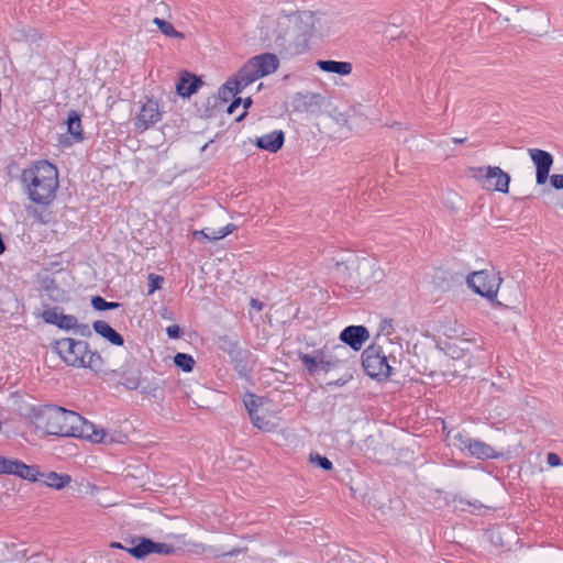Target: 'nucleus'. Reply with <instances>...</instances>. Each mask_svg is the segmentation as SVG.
I'll return each instance as SVG.
<instances>
[{
  "mask_svg": "<svg viewBox=\"0 0 563 563\" xmlns=\"http://www.w3.org/2000/svg\"><path fill=\"white\" fill-rule=\"evenodd\" d=\"M322 351V358H324V365H325V373L330 372L333 368H336L341 362L334 357V353L332 350H321Z\"/></svg>",
  "mask_w": 563,
  "mask_h": 563,
  "instance_id": "obj_36",
  "label": "nucleus"
},
{
  "mask_svg": "<svg viewBox=\"0 0 563 563\" xmlns=\"http://www.w3.org/2000/svg\"><path fill=\"white\" fill-rule=\"evenodd\" d=\"M162 119V113L156 101L148 99L143 103L135 118L134 125L140 132H144Z\"/></svg>",
  "mask_w": 563,
  "mask_h": 563,
  "instance_id": "obj_16",
  "label": "nucleus"
},
{
  "mask_svg": "<svg viewBox=\"0 0 563 563\" xmlns=\"http://www.w3.org/2000/svg\"><path fill=\"white\" fill-rule=\"evenodd\" d=\"M501 282L498 274L487 269L473 272L466 278L470 288L489 300L496 298Z\"/></svg>",
  "mask_w": 563,
  "mask_h": 563,
  "instance_id": "obj_9",
  "label": "nucleus"
},
{
  "mask_svg": "<svg viewBox=\"0 0 563 563\" xmlns=\"http://www.w3.org/2000/svg\"><path fill=\"white\" fill-rule=\"evenodd\" d=\"M241 102H242V99H241V98H235V99L231 102V104L228 107L227 112H228L229 114H232V113L235 111V109L240 106V103H241Z\"/></svg>",
  "mask_w": 563,
  "mask_h": 563,
  "instance_id": "obj_48",
  "label": "nucleus"
},
{
  "mask_svg": "<svg viewBox=\"0 0 563 563\" xmlns=\"http://www.w3.org/2000/svg\"><path fill=\"white\" fill-rule=\"evenodd\" d=\"M317 66L325 73L338 74L341 76L350 75L353 69L352 64L349 62H339V60H331V59H328V60L320 59L317 62Z\"/></svg>",
  "mask_w": 563,
  "mask_h": 563,
  "instance_id": "obj_23",
  "label": "nucleus"
},
{
  "mask_svg": "<svg viewBox=\"0 0 563 563\" xmlns=\"http://www.w3.org/2000/svg\"><path fill=\"white\" fill-rule=\"evenodd\" d=\"M301 364L310 375L325 373L324 358H322V351H314L312 354H300Z\"/></svg>",
  "mask_w": 563,
  "mask_h": 563,
  "instance_id": "obj_20",
  "label": "nucleus"
},
{
  "mask_svg": "<svg viewBox=\"0 0 563 563\" xmlns=\"http://www.w3.org/2000/svg\"><path fill=\"white\" fill-rule=\"evenodd\" d=\"M16 410L21 417L29 419L31 422L37 420L44 422H89L76 411L68 410L56 405L36 406L21 399L18 404Z\"/></svg>",
  "mask_w": 563,
  "mask_h": 563,
  "instance_id": "obj_4",
  "label": "nucleus"
},
{
  "mask_svg": "<svg viewBox=\"0 0 563 563\" xmlns=\"http://www.w3.org/2000/svg\"><path fill=\"white\" fill-rule=\"evenodd\" d=\"M389 357L380 351V346L369 345L362 353V364L366 374L373 378L385 379L391 376L394 366L389 363L396 362V353L402 354V345L398 343L397 346L388 351Z\"/></svg>",
  "mask_w": 563,
  "mask_h": 563,
  "instance_id": "obj_5",
  "label": "nucleus"
},
{
  "mask_svg": "<svg viewBox=\"0 0 563 563\" xmlns=\"http://www.w3.org/2000/svg\"><path fill=\"white\" fill-rule=\"evenodd\" d=\"M38 438L46 435L73 437L86 440V429L80 424H30Z\"/></svg>",
  "mask_w": 563,
  "mask_h": 563,
  "instance_id": "obj_13",
  "label": "nucleus"
},
{
  "mask_svg": "<svg viewBox=\"0 0 563 563\" xmlns=\"http://www.w3.org/2000/svg\"><path fill=\"white\" fill-rule=\"evenodd\" d=\"M398 339L399 338L397 335H395L393 320L391 319L382 320V322L379 324V331L376 335V341L378 343L389 342V344L393 346L391 349H394L398 344V343H395L394 340H398Z\"/></svg>",
  "mask_w": 563,
  "mask_h": 563,
  "instance_id": "obj_25",
  "label": "nucleus"
},
{
  "mask_svg": "<svg viewBox=\"0 0 563 563\" xmlns=\"http://www.w3.org/2000/svg\"><path fill=\"white\" fill-rule=\"evenodd\" d=\"M96 333L108 340L113 345H123V338L120 333H118L113 328H111L108 322L103 320H97L92 324Z\"/></svg>",
  "mask_w": 563,
  "mask_h": 563,
  "instance_id": "obj_22",
  "label": "nucleus"
},
{
  "mask_svg": "<svg viewBox=\"0 0 563 563\" xmlns=\"http://www.w3.org/2000/svg\"><path fill=\"white\" fill-rule=\"evenodd\" d=\"M467 175L485 190L509 191L510 176L498 166L468 167Z\"/></svg>",
  "mask_w": 563,
  "mask_h": 563,
  "instance_id": "obj_7",
  "label": "nucleus"
},
{
  "mask_svg": "<svg viewBox=\"0 0 563 563\" xmlns=\"http://www.w3.org/2000/svg\"><path fill=\"white\" fill-rule=\"evenodd\" d=\"M67 131L73 136L74 141L82 140L81 120L77 111L71 110L67 115Z\"/></svg>",
  "mask_w": 563,
  "mask_h": 563,
  "instance_id": "obj_27",
  "label": "nucleus"
},
{
  "mask_svg": "<svg viewBox=\"0 0 563 563\" xmlns=\"http://www.w3.org/2000/svg\"><path fill=\"white\" fill-rule=\"evenodd\" d=\"M174 363L177 367L181 368L184 372H191L195 365V360L191 355L186 353H177L174 356Z\"/></svg>",
  "mask_w": 563,
  "mask_h": 563,
  "instance_id": "obj_32",
  "label": "nucleus"
},
{
  "mask_svg": "<svg viewBox=\"0 0 563 563\" xmlns=\"http://www.w3.org/2000/svg\"><path fill=\"white\" fill-rule=\"evenodd\" d=\"M435 420H437L435 422H441V423H444V422H445V421H444V419H443V418H440V417H439V418H437Z\"/></svg>",
  "mask_w": 563,
  "mask_h": 563,
  "instance_id": "obj_56",
  "label": "nucleus"
},
{
  "mask_svg": "<svg viewBox=\"0 0 563 563\" xmlns=\"http://www.w3.org/2000/svg\"><path fill=\"white\" fill-rule=\"evenodd\" d=\"M279 66L275 54L263 53L250 58L235 74L229 78L219 89L218 96L223 102H228L236 93L253 84L255 80L273 74Z\"/></svg>",
  "mask_w": 563,
  "mask_h": 563,
  "instance_id": "obj_1",
  "label": "nucleus"
},
{
  "mask_svg": "<svg viewBox=\"0 0 563 563\" xmlns=\"http://www.w3.org/2000/svg\"><path fill=\"white\" fill-rule=\"evenodd\" d=\"M131 547L128 552L135 559H143L151 553L169 555L175 552V548L167 543L154 542L147 538H139L131 540Z\"/></svg>",
  "mask_w": 563,
  "mask_h": 563,
  "instance_id": "obj_14",
  "label": "nucleus"
},
{
  "mask_svg": "<svg viewBox=\"0 0 563 563\" xmlns=\"http://www.w3.org/2000/svg\"><path fill=\"white\" fill-rule=\"evenodd\" d=\"M446 273L444 271H438L435 272L433 282L437 285V287L441 290H446L450 287V283L445 277Z\"/></svg>",
  "mask_w": 563,
  "mask_h": 563,
  "instance_id": "obj_38",
  "label": "nucleus"
},
{
  "mask_svg": "<svg viewBox=\"0 0 563 563\" xmlns=\"http://www.w3.org/2000/svg\"><path fill=\"white\" fill-rule=\"evenodd\" d=\"M235 229H236V227L233 223H229L219 230L206 228L200 231H195L192 234H194V238L198 241H201V240L218 241V240H221L224 236L231 234Z\"/></svg>",
  "mask_w": 563,
  "mask_h": 563,
  "instance_id": "obj_21",
  "label": "nucleus"
},
{
  "mask_svg": "<svg viewBox=\"0 0 563 563\" xmlns=\"http://www.w3.org/2000/svg\"><path fill=\"white\" fill-rule=\"evenodd\" d=\"M153 23L157 25L158 30L164 35L169 36V37L184 38V34L176 31L174 29V26L167 21L159 19V18H155L153 20Z\"/></svg>",
  "mask_w": 563,
  "mask_h": 563,
  "instance_id": "obj_31",
  "label": "nucleus"
},
{
  "mask_svg": "<svg viewBox=\"0 0 563 563\" xmlns=\"http://www.w3.org/2000/svg\"><path fill=\"white\" fill-rule=\"evenodd\" d=\"M202 81L195 75L185 73L176 84L177 93L181 97H190L197 92Z\"/></svg>",
  "mask_w": 563,
  "mask_h": 563,
  "instance_id": "obj_19",
  "label": "nucleus"
},
{
  "mask_svg": "<svg viewBox=\"0 0 563 563\" xmlns=\"http://www.w3.org/2000/svg\"><path fill=\"white\" fill-rule=\"evenodd\" d=\"M309 461L324 471H330L333 468L332 462L328 457L322 456L318 453H311L309 456Z\"/></svg>",
  "mask_w": 563,
  "mask_h": 563,
  "instance_id": "obj_35",
  "label": "nucleus"
},
{
  "mask_svg": "<svg viewBox=\"0 0 563 563\" xmlns=\"http://www.w3.org/2000/svg\"><path fill=\"white\" fill-rule=\"evenodd\" d=\"M123 385L128 388V389H136L139 387V380L136 377H125L124 378V382H123Z\"/></svg>",
  "mask_w": 563,
  "mask_h": 563,
  "instance_id": "obj_46",
  "label": "nucleus"
},
{
  "mask_svg": "<svg viewBox=\"0 0 563 563\" xmlns=\"http://www.w3.org/2000/svg\"><path fill=\"white\" fill-rule=\"evenodd\" d=\"M20 460L0 456V475H16Z\"/></svg>",
  "mask_w": 563,
  "mask_h": 563,
  "instance_id": "obj_29",
  "label": "nucleus"
},
{
  "mask_svg": "<svg viewBox=\"0 0 563 563\" xmlns=\"http://www.w3.org/2000/svg\"><path fill=\"white\" fill-rule=\"evenodd\" d=\"M166 333L170 339H178L181 334V330L178 325L173 324L167 327Z\"/></svg>",
  "mask_w": 563,
  "mask_h": 563,
  "instance_id": "obj_45",
  "label": "nucleus"
},
{
  "mask_svg": "<svg viewBox=\"0 0 563 563\" xmlns=\"http://www.w3.org/2000/svg\"><path fill=\"white\" fill-rule=\"evenodd\" d=\"M516 26L521 27V30H525L523 26H531V23H530L529 19H523Z\"/></svg>",
  "mask_w": 563,
  "mask_h": 563,
  "instance_id": "obj_51",
  "label": "nucleus"
},
{
  "mask_svg": "<svg viewBox=\"0 0 563 563\" xmlns=\"http://www.w3.org/2000/svg\"><path fill=\"white\" fill-rule=\"evenodd\" d=\"M504 21H505V22H509V21H510V19H509L508 16H505V18H504Z\"/></svg>",
  "mask_w": 563,
  "mask_h": 563,
  "instance_id": "obj_59",
  "label": "nucleus"
},
{
  "mask_svg": "<svg viewBox=\"0 0 563 563\" xmlns=\"http://www.w3.org/2000/svg\"><path fill=\"white\" fill-rule=\"evenodd\" d=\"M251 104H252V99H251L250 97H247V98H245V99L243 100V107H244V109H245V110H246L247 108H250V107H251Z\"/></svg>",
  "mask_w": 563,
  "mask_h": 563,
  "instance_id": "obj_52",
  "label": "nucleus"
},
{
  "mask_svg": "<svg viewBox=\"0 0 563 563\" xmlns=\"http://www.w3.org/2000/svg\"><path fill=\"white\" fill-rule=\"evenodd\" d=\"M453 445L460 448L461 450L467 449L472 456L481 460L496 459L498 456L495 449L489 444L479 440H473L461 432H457L453 437Z\"/></svg>",
  "mask_w": 563,
  "mask_h": 563,
  "instance_id": "obj_12",
  "label": "nucleus"
},
{
  "mask_svg": "<svg viewBox=\"0 0 563 563\" xmlns=\"http://www.w3.org/2000/svg\"><path fill=\"white\" fill-rule=\"evenodd\" d=\"M21 179L33 202L46 205L55 197L58 187V172L47 161L37 162L32 167L24 169Z\"/></svg>",
  "mask_w": 563,
  "mask_h": 563,
  "instance_id": "obj_2",
  "label": "nucleus"
},
{
  "mask_svg": "<svg viewBox=\"0 0 563 563\" xmlns=\"http://www.w3.org/2000/svg\"><path fill=\"white\" fill-rule=\"evenodd\" d=\"M516 13H520L521 9L519 7H514Z\"/></svg>",
  "mask_w": 563,
  "mask_h": 563,
  "instance_id": "obj_58",
  "label": "nucleus"
},
{
  "mask_svg": "<svg viewBox=\"0 0 563 563\" xmlns=\"http://www.w3.org/2000/svg\"><path fill=\"white\" fill-rule=\"evenodd\" d=\"M452 368H453L452 375L463 376V377L467 376L466 372H467L468 367L465 365V362L459 361V360L454 361L452 363Z\"/></svg>",
  "mask_w": 563,
  "mask_h": 563,
  "instance_id": "obj_40",
  "label": "nucleus"
},
{
  "mask_svg": "<svg viewBox=\"0 0 563 563\" xmlns=\"http://www.w3.org/2000/svg\"><path fill=\"white\" fill-rule=\"evenodd\" d=\"M377 460H378L380 463H383V462H388V459L378 457Z\"/></svg>",
  "mask_w": 563,
  "mask_h": 563,
  "instance_id": "obj_57",
  "label": "nucleus"
},
{
  "mask_svg": "<svg viewBox=\"0 0 563 563\" xmlns=\"http://www.w3.org/2000/svg\"><path fill=\"white\" fill-rule=\"evenodd\" d=\"M465 141V139H457V137H454L453 139V142L456 143V144H461Z\"/></svg>",
  "mask_w": 563,
  "mask_h": 563,
  "instance_id": "obj_54",
  "label": "nucleus"
},
{
  "mask_svg": "<svg viewBox=\"0 0 563 563\" xmlns=\"http://www.w3.org/2000/svg\"><path fill=\"white\" fill-rule=\"evenodd\" d=\"M246 115V112L244 111L236 120L241 121Z\"/></svg>",
  "mask_w": 563,
  "mask_h": 563,
  "instance_id": "obj_55",
  "label": "nucleus"
},
{
  "mask_svg": "<svg viewBox=\"0 0 563 563\" xmlns=\"http://www.w3.org/2000/svg\"><path fill=\"white\" fill-rule=\"evenodd\" d=\"M58 328L63 330H76L81 335H90L91 331L88 325L79 324L77 318L71 314H62Z\"/></svg>",
  "mask_w": 563,
  "mask_h": 563,
  "instance_id": "obj_26",
  "label": "nucleus"
},
{
  "mask_svg": "<svg viewBox=\"0 0 563 563\" xmlns=\"http://www.w3.org/2000/svg\"><path fill=\"white\" fill-rule=\"evenodd\" d=\"M111 547H112V548H117V549H123V550H125V551H128V549H129V548H126V547L122 545V544H121V543H119V542H113V543L111 544Z\"/></svg>",
  "mask_w": 563,
  "mask_h": 563,
  "instance_id": "obj_53",
  "label": "nucleus"
},
{
  "mask_svg": "<svg viewBox=\"0 0 563 563\" xmlns=\"http://www.w3.org/2000/svg\"><path fill=\"white\" fill-rule=\"evenodd\" d=\"M267 46L285 56H297L307 51L303 37H300L296 29L285 30L282 26V16L278 18L276 26L267 35Z\"/></svg>",
  "mask_w": 563,
  "mask_h": 563,
  "instance_id": "obj_6",
  "label": "nucleus"
},
{
  "mask_svg": "<svg viewBox=\"0 0 563 563\" xmlns=\"http://www.w3.org/2000/svg\"><path fill=\"white\" fill-rule=\"evenodd\" d=\"M551 185L558 189H563V174H554L552 176L549 175Z\"/></svg>",
  "mask_w": 563,
  "mask_h": 563,
  "instance_id": "obj_43",
  "label": "nucleus"
},
{
  "mask_svg": "<svg viewBox=\"0 0 563 563\" xmlns=\"http://www.w3.org/2000/svg\"><path fill=\"white\" fill-rule=\"evenodd\" d=\"M547 463L551 466V467H555V466H559L561 465V457L556 454V453H548L547 455Z\"/></svg>",
  "mask_w": 563,
  "mask_h": 563,
  "instance_id": "obj_44",
  "label": "nucleus"
},
{
  "mask_svg": "<svg viewBox=\"0 0 563 563\" xmlns=\"http://www.w3.org/2000/svg\"><path fill=\"white\" fill-rule=\"evenodd\" d=\"M317 16L311 11L295 12L282 16V26L285 30L296 29L297 34L303 37L306 47L308 48V41L313 34L316 29Z\"/></svg>",
  "mask_w": 563,
  "mask_h": 563,
  "instance_id": "obj_10",
  "label": "nucleus"
},
{
  "mask_svg": "<svg viewBox=\"0 0 563 563\" xmlns=\"http://www.w3.org/2000/svg\"><path fill=\"white\" fill-rule=\"evenodd\" d=\"M91 305L98 311L117 309L120 306L119 302H109L100 296L92 297Z\"/></svg>",
  "mask_w": 563,
  "mask_h": 563,
  "instance_id": "obj_34",
  "label": "nucleus"
},
{
  "mask_svg": "<svg viewBox=\"0 0 563 563\" xmlns=\"http://www.w3.org/2000/svg\"><path fill=\"white\" fill-rule=\"evenodd\" d=\"M40 482L46 485L47 487L59 490L65 488L71 482V476L68 474H58L56 472H41Z\"/></svg>",
  "mask_w": 563,
  "mask_h": 563,
  "instance_id": "obj_24",
  "label": "nucleus"
},
{
  "mask_svg": "<svg viewBox=\"0 0 563 563\" xmlns=\"http://www.w3.org/2000/svg\"><path fill=\"white\" fill-rule=\"evenodd\" d=\"M331 350L334 353V357L338 358L341 363L345 362L350 356V351L344 343L336 344Z\"/></svg>",
  "mask_w": 563,
  "mask_h": 563,
  "instance_id": "obj_37",
  "label": "nucleus"
},
{
  "mask_svg": "<svg viewBox=\"0 0 563 563\" xmlns=\"http://www.w3.org/2000/svg\"><path fill=\"white\" fill-rule=\"evenodd\" d=\"M218 346L223 353L229 355L238 374L246 378L254 364L251 352L242 349L236 340L228 335L219 338Z\"/></svg>",
  "mask_w": 563,
  "mask_h": 563,
  "instance_id": "obj_8",
  "label": "nucleus"
},
{
  "mask_svg": "<svg viewBox=\"0 0 563 563\" xmlns=\"http://www.w3.org/2000/svg\"><path fill=\"white\" fill-rule=\"evenodd\" d=\"M15 476L32 483L41 481V472L38 466L26 465L22 461H20L18 473Z\"/></svg>",
  "mask_w": 563,
  "mask_h": 563,
  "instance_id": "obj_28",
  "label": "nucleus"
},
{
  "mask_svg": "<svg viewBox=\"0 0 563 563\" xmlns=\"http://www.w3.org/2000/svg\"><path fill=\"white\" fill-rule=\"evenodd\" d=\"M62 314L63 312L58 307L48 308L42 312V319L44 320V322L48 324H54L58 327V322L60 321Z\"/></svg>",
  "mask_w": 563,
  "mask_h": 563,
  "instance_id": "obj_33",
  "label": "nucleus"
},
{
  "mask_svg": "<svg viewBox=\"0 0 563 563\" xmlns=\"http://www.w3.org/2000/svg\"><path fill=\"white\" fill-rule=\"evenodd\" d=\"M369 339V332L364 325H349L340 333L342 343L349 345L355 352Z\"/></svg>",
  "mask_w": 563,
  "mask_h": 563,
  "instance_id": "obj_17",
  "label": "nucleus"
},
{
  "mask_svg": "<svg viewBox=\"0 0 563 563\" xmlns=\"http://www.w3.org/2000/svg\"><path fill=\"white\" fill-rule=\"evenodd\" d=\"M111 426L103 428L102 424H80L86 429V440L92 443H123L126 440V434L115 428V424Z\"/></svg>",
  "mask_w": 563,
  "mask_h": 563,
  "instance_id": "obj_11",
  "label": "nucleus"
},
{
  "mask_svg": "<svg viewBox=\"0 0 563 563\" xmlns=\"http://www.w3.org/2000/svg\"><path fill=\"white\" fill-rule=\"evenodd\" d=\"M46 290L53 300L58 301L64 299V292L55 286L53 280L51 282V286H46Z\"/></svg>",
  "mask_w": 563,
  "mask_h": 563,
  "instance_id": "obj_42",
  "label": "nucleus"
},
{
  "mask_svg": "<svg viewBox=\"0 0 563 563\" xmlns=\"http://www.w3.org/2000/svg\"><path fill=\"white\" fill-rule=\"evenodd\" d=\"M238 552H239V550H231L228 552H223V551H220L212 547H208V548L203 549V553H206L208 555H212L213 558H220V556H224V555L232 556V555H235Z\"/></svg>",
  "mask_w": 563,
  "mask_h": 563,
  "instance_id": "obj_41",
  "label": "nucleus"
},
{
  "mask_svg": "<svg viewBox=\"0 0 563 563\" xmlns=\"http://www.w3.org/2000/svg\"><path fill=\"white\" fill-rule=\"evenodd\" d=\"M164 278L159 275L150 274L148 275V295H152L154 291L162 287Z\"/></svg>",
  "mask_w": 563,
  "mask_h": 563,
  "instance_id": "obj_39",
  "label": "nucleus"
},
{
  "mask_svg": "<svg viewBox=\"0 0 563 563\" xmlns=\"http://www.w3.org/2000/svg\"><path fill=\"white\" fill-rule=\"evenodd\" d=\"M285 142V135L282 130H275L271 133L264 134L257 137L255 144L261 150H265L272 153L279 151Z\"/></svg>",
  "mask_w": 563,
  "mask_h": 563,
  "instance_id": "obj_18",
  "label": "nucleus"
},
{
  "mask_svg": "<svg viewBox=\"0 0 563 563\" xmlns=\"http://www.w3.org/2000/svg\"><path fill=\"white\" fill-rule=\"evenodd\" d=\"M54 351L68 365L76 368H89L95 373L103 369V358L89 349L86 341L63 338L54 342Z\"/></svg>",
  "mask_w": 563,
  "mask_h": 563,
  "instance_id": "obj_3",
  "label": "nucleus"
},
{
  "mask_svg": "<svg viewBox=\"0 0 563 563\" xmlns=\"http://www.w3.org/2000/svg\"><path fill=\"white\" fill-rule=\"evenodd\" d=\"M528 153L536 165L537 184H545L549 178L550 169L553 165V156L549 152L539 148H530Z\"/></svg>",
  "mask_w": 563,
  "mask_h": 563,
  "instance_id": "obj_15",
  "label": "nucleus"
},
{
  "mask_svg": "<svg viewBox=\"0 0 563 563\" xmlns=\"http://www.w3.org/2000/svg\"><path fill=\"white\" fill-rule=\"evenodd\" d=\"M255 427H257L261 431H264V432H272L273 431V427L274 424H268V423H265V424H254Z\"/></svg>",
  "mask_w": 563,
  "mask_h": 563,
  "instance_id": "obj_50",
  "label": "nucleus"
},
{
  "mask_svg": "<svg viewBox=\"0 0 563 563\" xmlns=\"http://www.w3.org/2000/svg\"><path fill=\"white\" fill-rule=\"evenodd\" d=\"M250 305L256 311H261L264 307V303L262 301L254 299V298L251 299Z\"/></svg>",
  "mask_w": 563,
  "mask_h": 563,
  "instance_id": "obj_49",
  "label": "nucleus"
},
{
  "mask_svg": "<svg viewBox=\"0 0 563 563\" xmlns=\"http://www.w3.org/2000/svg\"><path fill=\"white\" fill-rule=\"evenodd\" d=\"M243 401H244L245 408L249 411L252 422H258V420L261 418H260V416H257V409H258V406L261 405V398H258L254 395H247Z\"/></svg>",
  "mask_w": 563,
  "mask_h": 563,
  "instance_id": "obj_30",
  "label": "nucleus"
},
{
  "mask_svg": "<svg viewBox=\"0 0 563 563\" xmlns=\"http://www.w3.org/2000/svg\"><path fill=\"white\" fill-rule=\"evenodd\" d=\"M350 265L347 262L336 263V271L342 274H349Z\"/></svg>",
  "mask_w": 563,
  "mask_h": 563,
  "instance_id": "obj_47",
  "label": "nucleus"
}]
</instances>
